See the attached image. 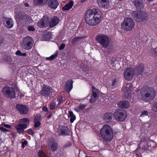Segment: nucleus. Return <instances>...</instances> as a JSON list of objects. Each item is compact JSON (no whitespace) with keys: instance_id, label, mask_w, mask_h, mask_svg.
<instances>
[{"instance_id":"nucleus-52","label":"nucleus","mask_w":157,"mask_h":157,"mask_svg":"<svg viewBox=\"0 0 157 157\" xmlns=\"http://www.w3.org/2000/svg\"><path fill=\"white\" fill-rule=\"evenodd\" d=\"M117 82V80L116 78H115L113 81L112 83V86H114Z\"/></svg>"},{"instance_id":"nucleus-55","label":"nucleus","mask_w":157,"mask_h":157,"mask_svg":"<svg viewBox=\"0 0 157 157\" xmlns=\"http://www.w3.org/2000/svg\"><path fill=\"white\" fill-rule=\"evenodd\" d=\"M52 115V113H51V114H49V115L47 117V118L48 119H49L50 118H51Z\"/></svg>"},{"instance_id":"nucleus-6","label":"nucleus","mask_w":157,"mask_h":157,"mask_svg":"<svg viewBox=\"0 0 157 157\" xmlns=\"http://www.w3.org/2000/svg\"><path fill=\"white\" fill-rule=\"evenodd\" d=\"M96 41L100 44L102 47L107 48L109 43V39L106 35L103 34L97 35L95 37Z\"/></svg>"},{"instance_id":"nucleus-53","label":"nucleus","mask_w":157,"mask_h":157,"mask_svg":"<svg viewBox=\"0 0 157 157\" xmlns=\"http://www.w3.org/2000/svg\"><path fill=\"white\" fill-rule=\"evenodd\" d=\"M21 54V52L19 50H17L15 54L18 56H20Z\"/></svg>"},{"instance_id":"nucleus-21","label":"nucleus","mask_w":157,"mask_h":157,"mask_svg":"<svg viewBox=\"0 0 157 157\" xmlns=\"http://www.w3.org/2000/svg\"><path fill=\"white\" fill-rule=\"evenodd\" d=\"M3 22L6 26L8 28H11L13 26V22L11 18H5L3 19Z\"/></svg>"},{"instance_id":"nucleus-62","label":"nucleus","mask_w":157,"mask_h":157,"mask_svg":"<svg viewBox=\"0 0 157 157\" xmlns=\"http://www.w3.org/2000/svg\"><path fill=\"white\" fill-rule=\"evenodd\" d=\"M87 0H81V3H83L85 1H87Z\"/></svg>"},{"instance_id":"nucleus-49","label":"nucleus","mask_w":157,"mask_h":157,"mask_svg":"<svg viewBox=\"0 0 157 157\" xmlns=\"http://www.w3.org/2000/svg\"><path fill=\"white\" fill-rule=\"evenodd\" d=\"M65 45L64 44H62L60 46L59 49V50L63 49L65 47Z\"/></svg>"},{"instance_id":"nucleus-7","label":"nucleus","mask_w":157,"mask_h":157,"mask_svg":"<svg viewBox=\"0 0 157 157\" xmlns=\"http://www.w3.org/2000/svg\"><path fill=\"white\" fill-rule=\"evenodd\" d=\"M115 119L117 121H123L127 117V113L125 110L120 109H117L113 114Z\"/></svg>"},{"instance_id":"nucleus-19","label":"nucleus","mask_w":157,"mask_h":157,"mask_svg":"<svg viewBox=\"0 0 157 157\" xmlns=\"http://www.w3.org/2000/svg\"><path fill=\"white\" fill-rule=\"evenodd\" d=\"M27 127L26 124H20L15 127V128L17 132L19 133L23 134L24 132V129Z\"/></svg>"},{"instance_id":"nucleus-38","label":"nucleus","mask_w":157,"mask_h":157,"mask_svg":"<svg viewBox=\"0 0 157 157\" xmlns=\"http://www.w3.org/2000/svg\"><path fill=\"white\" fill-rule=\"evenodd\" d=\"M56 102H53L50 104V110H53L55 109L56 106Z\"/></svg>"},{"instance_id":"nucleus-30","label":"nucleus","mask_w":157,"mask_h":157,"mask_svg":"<svg viewBox=\"0 0 157 157\" xmlns=\"http://www.w3.org/2000/svg\"><path fill=\"white\" fill-rule=\"evenodd\" d=\"M58 51H57L54 55H51L50 57H46V59L47 60L51 61L54 60L58 55Z\"/></svg>"},{"instance_id":"nucleus-18","label":"nucleus","mask_w":157,"mask_h":157,"mask_svg":"<svg viewBox=\"0 0 157 157\" xmlns=\"http://www.w3.org/2000/svg\"><path fill=\"white\" fill-rule=\"evenodd\" d=\"M59 22V19L56 16L54 17L48 23L49 27L50 28H52L56 26Z\"/></svg>"},{"instance_id":"nucleus-43","label":"nucleus","mask_w":157,"mask_h":157,"mask_svg":"<svg viewBox=\"0 0 157 157\" xmlns=\"http://www.w3.org/2000/svg\"><path fill=\"white\" fill-rule=\"evenodd\" d=\"M78 107L80 110H82L85 108L86 106L84 104H82L78 105Z\"/></svg>"},{"instance_id":"nucleus-39","label":"nucleus","mask_w":157,"mask_h":157,"mask_svg":"<svg viewBox=\"0 0 157 157\" xmlns=\"http://www.w3.org/2000/svg\"><path fill=\"white\" fill-rule=\"evenodd\" d=\"M57 101L58 102V105H60L62 102H63V97L62 96H61L58 97L57 98Z\"/></svg>"},{"instance_id":"nucleus-56","label":"nucleus","mask_w":157,"mask_h":157,"mask_svg":"<svg viewBox=\"0 0 157 157\" xmlns=\"http://www.w3.org/2000/svg\"><path fill=\"white\" fill-rule=\"evenodd\" d=\"M74 110L76 111V112H79V111H80V109H78V108H74Z\"/></svg>"},{"instance_id":"nucleus-32","label":"nucleus","mask_w":157,"mask_h":157,"mask_svg":"<svg viewBox=\"0 0 157 157\" xmlns=\"http://www.w3.org/2000/svg\"><path fill=\"white\" fill-rule=\"evenodd\" d=\"M19 122L20 123L22 124H29L30 122L29 119L27 118H24L20 119Z\"/></svg>"},{"instance_id":"nucleus-5","label":"nucleus","mask_w":157,"mask_h":157,"mask_svg":"<svg viewBox=\"0 0 157 157\" xmlns=\"http://www.w3.org/2000/svg\"><path fill=\"white\" fill-rule=\"evenodd\" d=\"M131 15L132 18L137 22L147 21L149 19V15L144 11H132Z\"/></svg>"},{"instance_id":"nucleus-1","label":"nucleus","mask_w":157,"mask_h":157,"mask_svg":"<svg viewBox=\"0 0 157 157\" xmlns=\"http://www.w3.org/2000/svg\"><path fill=\"white\" fill-rule=\"evenodd\" d=\"M102 14L98 8L89 9L86 12L84 19L86 23L90 26H95L101 22Z\"/></svg>"},{"instance_id":"nucleus-57","label":"nucleus","mask_w":157,"mask_h":157,"mask_svg":"<svg viewBox=\"0 0 157 157\" xmlns=\"http://www.w3.org/2000/svg\"><path fill=\"white\" fill-rule=\"evenodd\" d=\"M3 41V39L2 38L0 37V44L2 43Z\"/></svg>"},{"instance_id":"nucleus-14","label":"nucleus","mask_w":157,"mask_h":157,"mask_svg":"<svg viewBox=\"0 0 157 157\" xmlns=\"http://www.w3.org/2000/svg\"><path fill=\"white\" fill-rule=\"evenodd\" d=\"M132 3L137 11H141L144 8V4L142 0H133Z\"/></svg>"},{"instance_id":"nucleus-63","label":"nucleus","mask_w":157,"mask_h":157,"mask_svg":"<svg viewBox=\"0 0 157 157\" xmlns=\"http://www.w3.org/2000/svg\"><path fill=\"white\" fill-rule=\"evenodd\" d=\"M47 112H48V113H49V114H51V113H52V112L51 111H48Z\"/></svg>"},{"instance_id":"nucleus-40","label":"nucleus","mask_w":157,"mask_h":157,"mask_svg":"<svg viewBox=\"0 0 157 157\" xmlns=\"http://www.w3.org/2000/svg\"><path fill=\"white\" fill-rule=\"evenodd\" d=\"M27 29L29 31H34L35 30V28L33 25L28 26Z\"/></svg>"},{"instance_id":"nucleus-12","label":"nucleus","mask_w":157,"mask_h":157,"mask_svg":"<svg viewBox=\"0 0 157 157\" xmlns=\"http://www.w3.org/2000/svg\"><path fill=\"white\" fill-rule=\"evenodd\" d=\"M57 132L60 136H67L70 135L69 128L66 126H60L58 129Z\"/></svg>"},{"instance_id":"nucleus-36","label":"nucleus","mask_w":157,"mask_h":157,"mask_svg":"<svg viewBox=\"0 0 157 157\" xmlns=\"http://www.w3.org/2000/svg\"><path fill=\"white\" fill-rule=\"evenodd\" d=\"M152 109L153 111L157 112V101H155L153 103Z\"/></svg>"},{"instance_id":"nucleus-28","label":"nucleus","mask_w":157,"mask_h":157,"mask_svg":"<svg viewBox=\"0 0 157 157\" xmlns=\"http://www.w3.org/2000/svg\"><path fill=\"white\" fill-rule=\"evenodd\" d=\"M118 105L120 107L126 109L129 107V104L128 101H120Z\"/></svg>"},{"instance_id":"nucleus-35","label":"nucleus","mask_w":157,"mask_h":157,"mask_svg":"<svg viewBox=\"0 0 157 157\" xmlns=\"http://www.w3.org/2000/svg\"><path fill=\"white\" fill-rule=\"evenodd\" d=\"M41 119V115L39 114H36L34 117L33 121L34 122L40 121Z\"/></svg>"},{"instance_id":"nucleus-8","label":"nucleus","mask_w":157,"mask_h":157,"mask_svg":"<svg viewBox=\"0 0 157 157\" xmlns=\"http://www.w3.org/2000/svg\"><path fill=\"white\" fill-rule=\"evenodd\" d=\"M135 23L133 19L130 18H126L121 24V27L126 31H130L133 28Z\"/></svg>"},{"instance_id":"nucleus-51","label":"nucleus","mask_w":157,"mask_h":157,"mask_svg":"<svg viewBox=\"0 0 157 157\" xmlns=\"http://www.w3.org/2000/svg\"><path fill=\"white\" fill-rule=\"evenodd\" d=\"M4 127L8 128H12L11 125L6 124H4Z\"/></svg>"},{"instance_id":"nucleus-45","label":"nucleus","mask_w":157,"mask_h":157,"mask_svg":"<svg viewBox=\"0 0 157 157\" xmlns=\"http://www.w3.org/2000/svg\"><path fill=\"white\" fill-rule=\"evenodd\" d=\"M28 144V142L27 140H24L22 143V147L23 148H24L25 147V146L27 145Z\"/></svg>"},{"instance_id":"nucleus-50","label":"nucleus","mask_w":157,"mask_h":157,"mask_svg":"<svg viewBox=\"0 0 157 157\" xmlns=\"http://www.w3.org/2000/svg\"><path fill=\"white\" fill-rule=\"evenodd\" d=\"M71 145V143L70 142H68L64 145V147H70Z\"/></svg>"},{"instance_id":"nucleus-44","label":"nucleus","mask_w":157,"mask_h":157,"mask_svg":"<svg viewBox=\"0 0 157 157\" xmlns=\"http://www.w3.org/2000/svg\"><path fill=\"white\" fill-rule=\"evenodd\" d=\"M148 113L147 111L146 110H144L142 112L140 116H148Z\"/></svg>"},{"instance_id":"nucleus-2","label":"nucleus","mask_w":157,"mask_h":157,"mask_svg":"<svg viewBox=\"0 0 157 157\" xmlns=\"http://www.w3.org/2000/svg\"><path fill=\"white\" fill-rule=\"evenodd\" d=\"M140 93L142 99L148 102L152 100L155 95V91L154 89L147 85L141 88Z\"/></svg>"},{"instance_id":"nucleus-26","label":"nucleus","mask_w":157,"mask_h":157,"mask_svg":"<svg viewBox=\"0 0 157 157\" xmlns=\"http://www.w3.org/2000/svg\"><path fill=\"white\" fill-rule=\"evenodd\" d=\"M50 148L52 151H55L58 149V144L55 141H53L50 142Z\"/></svg>"},{"instance_id":"nucleus-17","label":"nucleus","mask_w":157,"mask_h":157,"mask_svg":"<svg viewBox=\"0 0 157 157\" xmlns=\"http://www.w3.org/2000/svg\"><path fill=\"white\" fill-rule=\"evenodd\" d=\"M99 6L104 9H107L109 5V0H97Z\"/></svg>"},{"instance_id":"nucleus-23","label":"nucleus","mask_w":157,"mask_h":157,"mask_svg":"<svg viewBox=\"0 0 157 157\" xmlns=\"http://www.w3.org/2000/svg\"><path fill=\"white\" fill-rule=\"evenodd\" d=\"M48 5L50 8L55 10L59 5V3L57 0H49Z\"/></svg>"},{"instance_id":"nucleus-20","label":"nucleus","mask_w":157,"mask_h":157,"mask_svg":"<svg viewBox=\"0 0 157 157\" xmlns=\"http://www.w3.org/2000/svg\"><path fill=\"white\" fill-rule=\"evenodd\" d=\"M73 81L71 79L67 80L65 85V90L67 92H70L73 88Z\"/></svg>"},{"instance_id":"nucleus-64","label":"nucleus","mask_w":157,"mask_h":157,"mask_svg":"<svg viewBox=\"0 0 157 157\" xmlns=\"http://www.w3.org/2000/svg\"><path fill=\"white\" fill-rule=\"evenodd\" d=\"M150 144V142H148V143H147V145H148V146H149V144Z\"/></svg>"},{"instance_id":"nucleus-3","label":"nucleus","mask_w":157,"mask_h":157,"mask_svg":"<svg viewBox=\"0 0 157 157\" xmlns=\"http://www.w3.org/2000/svg\"><path fill=\"white\" fill-rule=\"evenodd\" d=\"M100 134L102 138L107 142L111 141L113 138V131L109 125L105 124L100 129Z\"/></svg>"},{"instance_id":"nucleus-59","label":"nucleus","mask_w":157,"mask_h":157,"mask_svg":"<svg viewBox=\"0 0 157 157\" xmlns=\"http://www.w3.org/2000/svg\"><path fill=\"white\" fill-rule=\"evenodd\" d=\"M26 55V53H21V56H25Z\"/></svg>"},{"instance_id":"nucleus-29","label":"nucleus","mask_w":157,"mask_h":157,"mask_svg":"<svg viewBox=\"0 0 157 157\" xmlns=\"http://www.w3.org/2000/svg\"><path fill=\"white\" fill-rule=\"evenodd\" d=\"M69 115L70 117V121L71 123H72L76 119L75 116L74 114L72 111H70L69 112Z\"/></svg>"},{"instance_id":"nucleus-31","label":"nucleus","mask_w":157,"mask_h":157,"mask_svg":"<svg viewBox=\"0 0 157 157\" xmlns=\"http://www.w3.org/2000/svg\"><path fill=\"white\" fill-rule=\"evenodd\" d=\"M98 90L97 89L93 86L92 87V95L94 98H96L98 96Z\"/></svg>"},{"instance_id":"nucleus-4","label":"nucleus","mask_w":157,"mask_h":157,"mask_svg":"<svg viewBox=\"0 0 157 157\" xmlns=\"http://www.w3.org/2000/svg\"><path fill=\"white\" fill-rule=\"evenodd\" d=\"M17 90L18 88L15 85L11 86H5L2 88V92L4 96L12 99L15 98L16 92H17Z\"/></svg>"},{"instance_id":"nucleus-22","label":"nucleus","mask_w":157,"mask_h":157,"mask_svg":"<svg viewBox=\"0 0 157 157\" xmlns=\"http://www.w3.org/2000/svg\"><path fill=\"white\" fill-rule=\"evenodd\" d=\"M48 20L47 19L42 18L38 22L37 26L40 28L46 27L48 26Z\"/></svg>"},{"instance_id":"nucleus-48","label":"nucleus","mask_w":157,"mask_h":157,"mask_svg":"<svg viewBox=\"0 0 157 157\" xmlns=\"http://www.w3.org/2000/svg\"><path fill=\"white\" fill-rule=\"evenodd\" d=\"M0 130L3 132H8L9 131V130L7 129H6L3 127H0Z\"/></svg>"},{"instance_id":"nucleus-60","label":"nucleus","mask_w":157,"mask_h":157,"mask_svg":"<svg viewBox=\"0 0 157 157\" xmlns=\"http://www.w3.org/2000/svg\"><path fill=\"white\" fill-rule=\"evenodd\" d=\"M155 82L157 85V75H156L155 78Z\"/></svg>"},{"instance_id":"nucleus-27","label":"nucleus","mask_w":157,"mask_h":157,"mask_svg":"<svg viewBox=\"0 0 157 157\" xmlns=\"http://www.w3.org/2000/svg\"><path fill=\"white\" fill-rule=\"evenodd\" d=\"M49 0H34L33 4L36 6H41L42 4H44L47 3Z\"/></svg>"},{"instance_id":"nucleus-54","label":"nucleus","mask_w":157,"mask_h":157,"mask_svg":"<svg viewBox=\"0 0 157 157\" xmlns=\"http://www.w3.org/2000/svg\"><path fill=\"white\" fill-rule=\"evenodd\" d=\"M42 109L43 110H44V111L46 112H47L48 111V108L46 107H44L42 108Z\"/></svg>"},{"instance_id":"nucleus-13","label":"nucleus","mask_w":157,"mask_h":157,"mask_svg":"<svg viewBox=\"0 0 157 157\" xmlns=\"http://www.w3.org/2000/svg\"><path fill=\"white\" fill-rule=\"evenodd\" d=\"M16 108L21 115L26 114L29 112V109L25 105L21 104H17Z\"/></svg>"},{"instance_id":"nucleus-34","label":"nucleus","mask_w":157,"mask_h":157,"mask_svg":"<svg viewBox=\"0 0 157 157\" xmlns=\"http://www.w3.org/2000/svg\"><path fill=\"white\" fill-rule=\"evenodd\" d=\"M51 37V33L49 32H46L44 36V39L46 40L50 39Z\"/></svg>"},{"instance_id":"nucleus-47","label":"nucleus","mask_w":157,"mask_h":157,"mask_svg":"<svg viewBox=\"0 0 157 157\" xmlns=\"http://www.w3.org/2000/svg\"><path fill=\"white\" fill-rule=\"evenodd\" d=\"M27 132L30 135H33V134L34 133L33 131L31 129H28L27 130Z\"/></svg>"},{"instance_id":"nucleus-24","label":"nucleus","mask_w":157,"mask_h":157,"mask_svg":"<svg viewBox=\"0 0 157 157\" xmlns=\"http://www.w3.org/2000/svg\"><path fill=\"white\" fill-rule=\"evenodd\" d=\"M113 115V114L112 113H106L104 115V119L106 122H110L111 121Z\"/></svg>"},{"instance_id":"nucleus-61","label":"nucleus","mask_w":157,"mask_h":157,"mask_svg":"<svg viewBox=\"0 0 157 157\" xmlns=\"http://www.w3.org/2000/svg\"><path fill=\"white\" fill-rule=\"evenodd\" d=\"M140 148V143H139V144H138V146H137V149H139V148Z\"/></svg>"},{"instance_id":"nucleus-16","label":"nucleus","mask_w":157,"mask_h":157,"mask_svg":"<svg viewBox=\"0 0 157 157\" xmlns=\"http://www.w3.org/2000/svg\"><path fill=\"white\" fill-rule=\"evenodd\" d=\"M15 13L16 17L19 21H24V18L25 17H26L27 18H28V19L30 17L28 15H25L23 14L22 11H20L17 9H15Z\"/></svg>"},{"instance_id":"nucleus-9","label":"nucleus","mask_w":157,"mask_h":157,"mask_svg":"<svg viewBox=\"0 0 157 157\" xmlns=\"http://www.w3.org/2000/svg\"><path fill=\"white\" fill-rule=\"evenodd\" d=\"M33 42V40L31 37L29 36H26L23 39L22 47L26 50L30 49L32 48Z\"/></svg>"},{"instance_id":"nucleus-46","label":"nucleus","mask_w":157,"mask_h":157,"mask_svg":"<svg viewBox=\"0 0 157 157\" xmlns=\"http://www.w3.org/2000/svg\"><path fill=\"white\" fill-rule=\"evenodd\" d=\"M96 98H94L93 97L91 96V99L90 100V103H93L96 101Z\"/></svg>"},{"instance_id":"nucleus-33","label":"nucleus","mask_w":157,"mask_h":157,"mask_svg":"<svg viewBox=\"0 0 157 157\" xmlns=\"http://www.w3.org/2000/svg\"><path fill=\"white\" fill-rule=\"evenodd\" d=\"M83 38L82 37H74L72 41V43L73 45H75L76 43L78 42L80 40Z\"/></svg>"},{"instance_id":"nucleus-10","label":"nucleus","mask_w":157,"mask_h":157,"mask_svg":"<svg viewBox=\"0 0 157 157\" xmlns=\"http://www.w3.org/2000/svg\"><path fill=\"white\" fill-rule=\"evenodd\" d=\"M52 88L51 87L44 85L40 90V94L45 97L48 98L52 94Z\"/></svg>"},{"instance_id":"nucleus-25","label":"nucleus","mask_w":157,"mask_h":157,"mask_svg":"<svg viewBox=\"0 0 157 157\" xmlns=\"http://www.w3.org/2000/svg\"><path fill=\"white\" fill-rule=\"evenodd\" d=\"M74 2L71 0L69 3L65 5L62 8V10L63 11L69 10L71 9L73 6Z\"/></svg>"},{"instance_id":"nucleus-11","label":"nucleus","mask_w":157,"mask_h":157,"mask_svg":"<svg viewBox=\"0 0 157 157\" xmlns=\"http://www.w3.org/2000/svg\"><path fill=\"white\" fill-rule=\"evenodd\" d=\"M134 69L131 67L127 68L124 71V76L125 79L127 81L131 80L133 77Z\"/></svg>"},{"instance_id":"nucleus-15","label":"nucleus","mask_w":157,"mask_h":157,"mask_svg":"<svg viewBox=\"0 0 157 157\" xmlns=\"http://www.w3.org/2000/svg\"><path fill=\"white\" fill-rule=\"evenodd\" d=\"M144 69V65L142 64H138L136 65L134 69V73L137 76L141 75Z\"/></svg>"},{"instance_id":"nucleus-42","label":"nucleus","mask_w":157,"mask_h":157,"mask_svg":"<svg viewBox=\"0 0 157 157\" xmlns=\"http://www.w3.org/2000/svg\"><path fill=\"white\" fill-rule=\"evenodd\" d=\"M151 51H154V53L153 54V56H157V47L154 49L152 48L151 49Z\"/></svg>"},{"instance_id":"nucleus-58","label":"nucleus","mask_w":157,"mask_h":157,"mask_svg":"<svg viewBox=\"0 0 157 157\" xmlns=\"http://www.w3.org/2000/svg\"><path fill=\"white\" fill-rule=\"evenodd\" d=\"M24 5L26 7H29V5L28 3L25 2L24 4Z\"/></svg>"},{"instance_id":"nucleus-41","label":"nucleus","mask_w":157,"mask_h":157,"mask_svg":"<svg viewBox=\"0 0 157 157\" xmlns=\"http://www.w3.org/2000/svg\"><path fill=\"white\" fill-rule=\"evenodd\" d=\"M34 127V128H37L40 127L41 125V123L40 121H35Z\"/></svg>"},{"instance_id":"nucleus-37","label":"nucleus","mask_w":157,"mask_h":157,"mask_svg":"<svg viewBox=\"0 0 157 157\" xmlns=\"http://www.w3.org/2000/svg\"><path fill=\"white\" fill-rule=\"evenodd\" d=\"M39 157H47L44 152L42 150H40L38 152Z\"/></svg>"}]
</instances>
